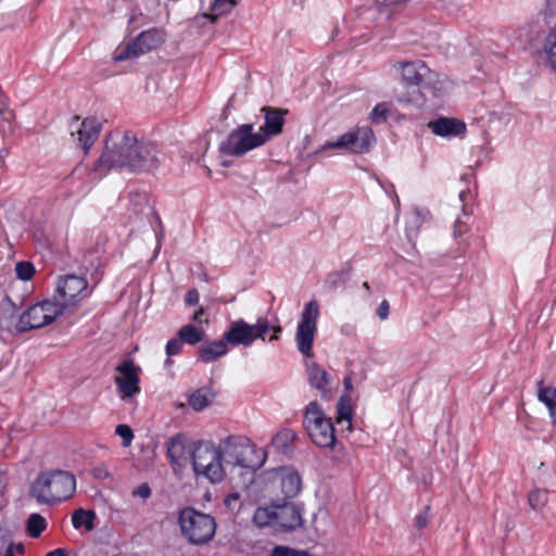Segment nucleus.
<instances>
[{
	"instance_id": "1",
	"label": "nucleus",
	"mask_w": 556,
	"mask_h": 556,
	"mask_svg": "<svg viewBox=\"0 0 556 556\" xmlns=\"http://www.w3.org/2000/svg\"><path fill=\"white\" fill-rule=\"evenodd\" d=\"M75 490V476L56 469L39 473L30 486V495L40 504H54L72 497Z\"/></svg>"
},
{
	"instance_id": "2",
	"label": "nucleus",
	"mask_w": 556,
	"mask_h": 556,
	"mask_svg": "<svg viewBox=\"0 0 556 556\" xmlns=\"http://www.w3.org/2000/svg\"><path fill=\"white\" fill-rule=\"evenodd\" d=\"M134 138L135 136L129 131H111L105 137L104 149L100 157L94 163L92 170L102 177L111 169H128Z\"/></svg>"
},
{
	"instance_id": "3",
	"label": "nucleus",
	"mask_w": 556,
	"mask_h": 556,
	"mask_svg": "<svg viewBox=\"0 0 556 556\" xmlns=\"http://www.w3.org/2000/svg\"><path fill=\"white\" fill-rule=\"evenodd\" d=\"M303 427L316 446L320 448L334 447L337 442L334 426L316 401L305 407Z\"/></svg>"
},
{
	"instance_id": "4",
	"label": "nucleus",
	"mask_w": 556,
	"mask_h": 556,
	"mask_svg": "<svg viewBox=\"0 0 556 556\" xmlns=\"http://www.w3.org/2000/svg\"><path fill=\"white\" fill-rule=\"evenodd\" d=\"M178 523L181 534L194 545L210 542L216 530L215 519L207 514L188 506L179 511Z\"/></svg>"
},
{
	"instance_id": "5",
	"label": "nucleus",
	"mask_w": 556,
	"mask_h": 556,
	"mask_svg": "<svg viewBox=\"0 0 556 556\" xmlns=\"http://www.w3.org/2000/svg\"><path fill=\"white\" fill-rule=\"evenodd\" d=\"M192 466L197 476H203L212 483L220 482L225 469L218 447L211 441L199 442L192 452Z\"/></svg>"
},
{
	"instance_id": "6",
	"label": "nucleus",
	"mask_w": 556,
	"mask_h": 556,
	"mask_svg": "<svg viewBox=\"0 0 556 556\" xmlns=\"http://www.w3.org/2000/svg\"><path fill=\"white\" fill-rule=\"evenodd\" d=\"M265 144V138L254 132L253 124H242L232 129L227 138L219 143V152L235 157H241L249 151Z\"/></svg>"
},
{
	"instance_id": "7",
	"label": "nucleus",
	"mask_w": 556,
	"mask_h": 556,
	"mask_svg": "<svg viewBox=\"0 0 556 556\" xmlns=\"http://www.w3.org/2000/svg\"><path fill=\"white\" fill-rule=\"evenodd\" d=\"M90 293L88 281L81 276L71 274L59 278L53 300L65 312L68 308L75 307L81 300L88 298Z\"/></svg>"
},
{
	"instance_id": "8",
	"label": "nucleus",
	"mask_w": 556,
	"mask_h": 556,
	"mask_svg": "<svg viewBox=\"0 0 556 556\" xmlns=\"http://www.w3.org/2000/svg\"><path fill=\"white\" fill-rule=\"evenodd\" d=\"M64 312L53 300H43L29 306L20 315V331L42 328L52 324Z\"/></svg>"
},
{
	"instance_id": "9",
	"label": "nucleus",
	"mask_w": 556,
	"mask_h": 556,
	"mask_svg": "<svg viewBox=\"0 0 556 556\" xmlns=\"http://www.w3.org/2000/svg\"><path fill=\"white\" fill-rule=\"evenodd\" d=\"M319 318V304L316 300H311L305 304L295 332L298 350L304 356L313 355V342L317 331V320Z\"/></svg>"
},
{
	"instance_id": "10",
	"label": "nucleus",
	"mask_w": 556,
	"mask_h": 556,
	"mask_svg": "<svg viewBox=\"0 0 556 556\" xmlns=\"http://www.w3.org/2000/svg\"><path fill=\"white\" fill-rule=\"evenodd\" d=\"M269 329L270 324L267 318L261 317L254 325H250L243 319H238L230 324L228 330L224 333V338L229 345L250 346L257 339L264 340Z\"/></svg>"
},
{
	"instance_id": "11",
	"label": "nucleus",
	"mask_w": 556,
	"mask_h": 556,
	"mask_svg": "<svg viewBox=\"0 0 556 556\" xmlns=\"http://www.w3.org/2000/svg\"><path fill=\"white\" fill-rule=\"evenodd\" d=\"M393 68L406 86L435 89L437 74L424 61H397L394 62Z\"/></svg>"
},
{
	"instance_id": "12",
	"label": "nucleus",
	"mask_w": 556,
	"mask_h": 556,
	"mask_svg": "<svg viewBox=\"0 0 556 556\" xmlns=\"http://www.w3.org/2000/svg\"><path fill=\"white\" fill-rule=\"evenodd\" d=\"M220 452L222 460L228 465L239 466L242 468H252L250 455L253 453V446L249 440L240 435H229L220 441L217 446Z\"/></svg>"
},
{
	"instance_id": "13",
	"label": "nucleus",
	"mask_w": 556,
	"mask_h": 556,
	"mask_svg": "<svg viewBox=\"0 0 556 556\" xmlns=\"http://www.w3.org/2000/svg\"><path fill=\"white\" fill-rule=\"evenodd\" d=\"M160 151L150 141H139L136 137L132 142V152L128 170L134 173L152 172L160 166Z\"/></svg>"
},
{
	"instance_id": "14",
	"label": "nucleus",
	"mask_w": 556,
	"mask_h": 556,
	"mask_svg": "<svg viewBox=\"0 0 556 556\" xmlns=\"http://www.w3.org/2000/svg\"><path fill=\"white\" fill-rule=\"evenodd\" d=\"M118 375L114 378L117 391L122 400L130 399L140 393L141 368L131 358L124 359L115 367Z\"/></svg>"
},
{
	"instance_id": "15",
	"label": "nucleus",
	"mask_w": 556,
	"mask_h": 556,
	"mask_svg": "<svg viewBox=\"0 0 556 556\" xmlns=\"http://www.w3.org/2000/svg\"><path fill=\"white\" fill-rule=\"evenodd\" d=\"M375 141L374 131L368 127L357 128L340 136L334 141H327L324 149H349L354 153L363 154L370 150Z\"/></svg>"
},
{
	"instance_id": "16",
	"label": "nucleus",
	"mask_w": 556,
	"mask_h": 556,
	"mask_svg": "<svg viewBox=\"0 0 556 556\" xmlns=\"http://www.w3.org/2000/svg\"><path fill=\"white\" fill-rule=\"evenodd\" d=\"M71 128V135L77 136L76 146L87 154L99 138L102 125L96 117H86L79 123V116H74Z\"/></svg>"
},
{
	"instance_id": "17",
	"label": "nucleus",
	"mask_w": 556,
	"mask_h": 556,
	"mask_svg": "<svg viewBox=\"0 0 556 556\" xmlns=\"http://www.w3.org/2000/svg\"><path fill=\"white\" fill-rule=\"evenodd\" d=\"M274 528L290 532L303 525V517L300 508L291 502L273 505Z\"/></svg>"
},
{
	"instance_id": "18",
	"label": "nucleus",
	"mask_w": 556,
	"mask_h": 556,
	"mask_svg": "<svg viewBox=\"0 0 556 556\" xmlns=\"http://www.w3.org/2000/svg\"><path fill=\"white\" fill-rule=\"evenodd\" d=\"M262 112L264 113V125L260 127L258 134L265 138V143L282 132L285 125L286 110L276 109L271 106H263Z\"/></svg>"
},
{
	"instance_id": "19",
	"label": "nucleus",
	"mask_w": 556,
	"mask_h": 556,
	"mask_svg": "<svg viewBox=\"0 0 556 556\" xmlns=\"http://www.w3.org/2000/svg\"><path fill=\"white\" fill-rule=\"evenodd\" d=\"M273 479L280 483L281 492L287 498L294 497L301 490V477L291 467H278L271 470Z\"/></svg>"
},
{
	"instance_id": "20",
	"label": "nucleus",
	"mask_w": 556,
	"mask_h": 556,
	"mask_svg": "<svg viewBox=\"0 0 556 556\" xmlns=\"http://www.w3.org/2000/svg\"><path fill=\"white\" fill-rule=\"evenodd\" d=\"M428 127L440 137H457L466 132V124L453 117H439L430 122Z\"/></svg>"
},
{
	"instance_id": "21",
	"label": "nucleus",
	"mask_w": 556,
	"mask_h": 556,
	"mask_svg": "<svg viewBox=\"0 0 556 556\" xmlns=\"http://www.w3.org/2000/svg\"><path fill=\"white\" fill-rule=\"evenodd\" d=\"M228 345L224 337L219 340L203 341L197 351V357L204 364L215 362L228 353Z\"/></svg>"
},
{
	"instance_id": "22",
	"label": "nucleus",
	"mask_w": 556,
	"mask_h": 556,
	"mask_svg": "<svg viewBox=\"0 0 556 556\" xmlns=\"http://www.w3.org/2000/svg\"><path fill=\"white\" fill-rule=\"evenodd\" d=\"M18 325L20 315L16 305L11 299H3L0 302V328L10 333H22Z\"/></svg>"
},
{
	"instance_id": "23",
	"label": "nucleus",
	"mask_w": 556,
	"mask_h": 556,
	"mask_svg": "<svg viewBox=\"0 0 556 556\" xmlns=\"http://www.w3.org/2000/svg\"><path fill=\"white\" fill-rule=\"evenodd\" d=\"M306 371L311 387L318 390L323 399L328 400L330 397V375L315 362L306 365Z\"/></svg>"
},
{
	"instance_id": "24",
	"label": "nucleus",
	"mask_w": 556,
	"mask_h": 556,
	"mask_svg": "<svg viewBox=\"0 0 556 556\" xmlns=\"http://www.w3.org/2000/svg\"><path fill=\"white\" fill-rule=\"evenodd\" d=\"M164 34L162 30L152 28L139 34L132 39V46H135L138 52L144 54L153 49H156L164 42Z\"/></svg>"
},
{
	"instance_id": "25",
	"label": "nucleus",
	"mask_w": 556,
	"mask_h": 556,
	"mask_svg": "<svg viewBox=\"0 0 556 556\" xmlns=\"http://www.w3.org/2000/svg\"><path fill=\"white\" fill-rule=\"evenodd\" d=\"M296 437L298 435L294 430L285 428L274 435L271 439V446L278 453L290 455L293 452V444Z\"/></svg>"
},
{
	"instance_id": "26",
	"label": "nucleus",
	"mask_w": 556,
	"mask_h": 556,
	"mask_svg": "<svg viewBox=\"0 0 556 556\" xmlns=\"http://www.w3.org/2000/svg\"><path fill=\"white\" fill-rule=\"evenodd\" d=\"M538 399L549 412L553 425H556V388L544 387L543 380L538 382Z\"/></svg>"
},
{
	"instance_id": "27",
	"label": "nucleus",
	"mask_w": 556,
	"mask_h": 556,
	"mask_svg": "<svg viewBox=\"0 0 556 556\" xmlns=\"http://www.w3.org/2000/svg\"><path fill=\"white\" fill-rule=\"evenodd\" d=\"M215 397V393L212 389L203 387L195 390L188 400L189 405L197 412H201L206 408Z\"/></svg>"
},
{
	"instance_id": "28",
	"label": "nucleus",
	"mask_w": 556,
	"mask_h": 556,
	"mask_svg": "<svg viewBox=\"0 0 556 556\" xmlns=\"http://www.w3.org/2000/svg\"><path fill=\"white\" fill-rule=\"evenodd\" d=\"M96 517L93 510L78 508L72 515V525L76 530L84 527L87 531H92L94 529Z\"/></svg>"
},
{
	"instance_id": "29",
	"label": "nucleus",
	"mask_w": 556,
	"mask_h": 556,
	"mask_svg": "<svg viewBox=\"0 0 556 556\" xmlns=\"http://www.w3.org/2000/svg\"><path fill=\"white\" fill-rule=\"evenodd\" d=\"M177 334L182 340L184 343L195 345L200 342H203L205 332L201 327L188 324L182 326L178 330Z\"/></svg>"
},
{
	"instance_id": "30",
	"label": "nucleus",
	"mask_w": 556,
	"mask_h": 556,
	"mask_svg": "<svg viewBox=\"0 0 556 556\" xmlns=\"http://www.w3.org/2000/svg\"><path fill=\"white\" fill-rule=\"evenodd\" d=\"M352 416L353 408L351 406V399L349 396L342 395L337 403V422L342 424L346 422V429H352Z\"/></svg>"
},
{
	"instance_id": "31",
	"label": "nucleus",
	"mask_w": 556,
	"mask_h": 556,
	"mask_svg": "<svg viewBox=\"0 0 556 556\" xmlns=\"http://www.w3.org/2000/svg\"><path fill=\"white\" fill-rule=\"evenodd\" d=\"M167 457L169 458L173 465H179L180 459L185 456V444L181 440V437L175 435L172 437L167 443Z\"/></svg>"
},
{
	"instance_id": "32",
	"label": "nucleus",
	"mask_w": 556,
	"mask_h": 556,
	"mask_svg": "<svg viewBox=\"0 0 556 556\" xmlns=\"http://www.w3.org/2000/svg\"><path fill=\"white\" fill-rule=\"evenodd\" d=\"M543 49L549 66L556 70V22L549 28Z\"/></svg>"
},
{
	"instance_id": "33",
	"label": "nucleus",
	"mask_w": 556,
	"mask_h": 556,
	"mask_svg": "<svg viewBox=\"0 0 556 556\" xmlns=\"http://www.w3.org/2000/svg\"><path fill=\"white\" fill-rule=\"evenodd\" d=\"M47 528V521L40 514H31L27 519L26 530L31 538H39Z\"/></svg>"
},
{
	"instance_id": "34",
	"label": "nucleus",
	"mask_w": 556,
	"mask_h": 556,
	"mask_svg": "<svg viewBox=\"0 0 556 556\" xmlns=\"http://www.w3.org/2000/svg\"><path fill=\"white\" fill-rule=\"evenodd\" d=\"M237 5V0H214L210 7V17L216 21L218 16L229 13Z\"/></svg>"
},
{
	"instance_id": "35",
	"label": "nucleus",
	"mask_w": 556,
	"mask_h": 556,
	"mask_svg": "<svg viewBox=\"0 0 556 556\" xmlns=\"http://www.w3.org/2000/svg\"><path fill=\"white\" fill-rule=\"evenodd\" d=\"M548 501V492L542 489H534L528 495V503L533 510H541Z\"/></svg>"
},
{
	"instance_id": "36",
	"label": "nucleus",
	"mask_w": 556,
	"mask_h": 556,
	"mask_svg": "<svg viewBox=\"0 0 556 556\" xmlns=\"http://www.w3.org/2000/svg\"><path fill=\"white\" fill-rule=\"evenodd\" d=\"M14 547L11 531L0 528V556H14Z\"/></svg>"
},
{
	"instance_id": "37",
	"label": "nucleus",
	"mask_w": 556,
	"mask_h": 556,
	"mask_svg": "<svg viewBox=\"0 0 556 556\" xmlns=\"http://www.w3.org/2000/svg\"><path fill=\"white\" fill-rule=\"evenodd\" d=\"M253 521L258 527H274L273 506L257 508L253 516Z\"/></svg>"
},
{
	"instance_id": "38",
	"label": "nucleus",
	"mask_w": 556,
	"mask_h": 556,
	"mask_svg": "<svg viewBox=\"0 0 556 556\" xmlns=\"http://www.w3.org/2000/svg\"><path fill=\"white\" fill-rule=\"evenodd\" d=\"M36 273L35 266L31 262L21 261L15 265L16 277L23 281L30 280Z\"/></svg>"
},
{
	"instance_id": "39",
	"label": "nucleus",
	"mask_w": 556,
	"mask_h": 556,
	"mask_svg": "<svg viewBox=\"0 0 556 556\" xmlns=\"http://www.w3.org/2000/svg\"><path fill=\"white\" fill-rule=\"evenodd\" d=\"M556 17V2L553 0H546L545 7L543 10H541L538 14V21H543L544 24L551 25Z\"/></svg>"
},
{
	"instance_id": "40",
	"label": "nucleus",
	"mask_w": 556,
	"mask_h": 556,
	"mask_svg": "<svg viewBox=\"0 0 556 556\" xmlns=\"http://www.w3.org/2000/svg\"><path fill=\"white\" fill-rule=\"evenodd\" d=\"M140 55L137 48L132 46V40L129 41L125 47L117 49L114 52L113 59L115 62H123L125 60L136 58Z\"/></svg>"
},
{
	"instance_id": "41",
	"label": "nucleus",
	"mask_w": 556,
	"mask_h": 556,
	"mask_svg": "<svg viewBox=\"0 0 556 556\" xmlns=\"http://www.w3.org/2000/svg\"><path fill=\"white\" fill-rule=\"evenodd\" d=\"M270 556H311L307 551H299L286 545H277L271 549Z\"/></svg>"
},
{
	"instance_id": "42",
	"label": "nucleus",
	"mask_w": 556,
	"mask_h": 556,
	"mask_svg": "<svg viewBox=\"0 0 556 556\" xmlns=\"http://www.w3.org/2000/svg\"><path fill=\"white\" fill-rule=\"evenodd\" d=\"M115 434H117L122 439V445L124 447L130 446L134 440L132 429L125 424H119L115 428Z\"/></svg>"
},
{
	"instance_id": "43",
	"label": "nucleus",
	"mask_w": 556,
	"mask_h": 556,
	"mask_svg": "<svg viewBox=\"0 0 556 556\" xmlns=\"http://www.w3.org/2000/svg\"><path fill=\"white\" fill-rule=\"evenodd\" d=\"M388 113V105L384 102L378 103L370 112V119L375 124H381L386 122Z\"/></svg>"
},
{
	"instance_id": "44",
	"label": "nucleus",
	"mask_w": 556,
	"mask_h": 556,
	"mask_svg": "<svg viewBox=\"0 0 556 556\" xmlns=\"http://www.w3.org/2000/svg\"><path fill=\"white\" fill-rule=\"evenodd\" d=\"M182 346L184 342L179 337L168 340L165 348L167 356L170 357L180 354L182 351ZM166 364H172V361L167 358Z\"/></svg>"
},
{
	"instance_id": "45",
	"label": "nucleus",
	"mask_w": 556,
	"mask_h": 556,
	"mask_svg": "<svg viewBox=\"0 0 556 556\" xmlns=\"http://www.w3.org/2000/svg\"><path fill=\"white\" fill-rule=\"evenodd\" d=\"M151 495V489L148 483H141L138 488L132 491L134 497H140L147 500Z\"/></svg>"
},
{
	"instance_id": "46",
	"label": "nucleus",
	"mask_w": 556,
	"mask_h": 556,
	"mask_svg": "<svg viewBox=\"0 0 556 556\" xmlns=\"http://www.w3.org/2000/svg\"><path fill=\"white\" fill-rule=\"evenodd\" d=\"M428 511H429V506H427L422 513H420L419 515L416 516L415 525L418 529H422L428 526V522H429Z\"/></svg>"
},
{
	"instance_id": "47",
	"label": "nucleus",
	"mask_w": 556,
	"mask_h": 556,
	"mask_svg": "<svg viewBox=\"0 0 556 556\" xmlns=\"http://www.w3.org/2000/svg\"><path fill=\"white\" fill-rule=\"evenodd\" d=\"M377 316L381 319V320H384L388 318L389 316V313H390V305H389V302L387 300H383L378 308H377Z\"/></svg>"
},
{
	"instance_id": "48",
	"label": "nucleus",
	"mask_w": 556,
	"mask_h": 556,
	"mask_svg": "<svg viewBox=\"0 0 556 556\" xmlns=\"http://www.w3.org/2000/svg\"><path fill=\"white\" fill-rule=\"evenodd\" d=\"M92 476L94 479H98V480H105L111 477L108 468L104 466H98V467L93 468Z\"/></svg>"
},
{
	"instance_id": "49",
	"label": "nucleus",
	"mask_w": 556,
	"mask_h": 556,
	"mask_svg": "<svg viewBox=\"0 0 556 556\" xmlns=\"http://www.w3.org/2000/svg\"><path fill=\"white\" fill-rule=\"evenodd\" d=\"M199 292L195 289H192L187 292L185 301L189 305H195L199 302Z\"/></svg>"
},
{
	"instance_id": "50",
	"label": "nucleus",
	"mask_w": 556,
	"mask_h": 556,
	"mask_svg": "<svg viewBox=\"0 0 556 556\" xmlns=\"http://www.w3.org/2000/svg\"><path fill=\"white\" fill-rule=\"evenodd\" d=\"M467 231V227L465 223L460 218H457L454 226V235L455 237L462 236L464 232Z\"/></svg>"
},
{
	"instance_id": "51",
	"label": "nucleus",
	"mask_w": 556,
	"mask_h": 556,
	"mask_svg": "<svg viewBox=\"0 0 556 556\" xmlns=\"http://www.w3.org/2000/svg\"><path fill=\"white\" fill-rule=\"evenodd\" d=\"M269 330H273V334L271 337L269 338V341H276L279 339V336L282 331L281 327L280 326H276V327H271L270 326V329Z\"/></svg>"
},
{
	"instance_id": "52",
	"label": "nucleus",
	"mask_w": 556,
	"mask_h": 556,
	"mask_svg": "<svg viewBox=\"0 0 556 556\" xmlns=\"http://www.w3.org/2000/svg\"><path fill=\"white\" fill-rule=\"evenodd\" d=\"M46 556H67V551L65 548H56L49 552Z\"/></svg>"
},
{
	"instance_id": "53",
	"label": "nucleus",
	"mask_w": 556,
	"mask_h": 556,
	"mask_svg": "<svg viewBox=\"0 0 556 556\" xmlns=\"http://www.w3.org/2000/svg\"><path fill=\"white\" fill-rule=\"evenodd\" d=\"M237 500H239V495L237 493H231V494L226 496L225 504L226 505H230L231 501H237Z\"/></svg>"
},
{
	"instance_id": "54",
	"label": "nucleus",
	"mask_w": 556,
	"mask_h": 556,
	"mask_svg": "<svg viewBox=\"0 0 556 556\" xmlns=\"http://www.w3.org/2000/svg\"><path fill=\"white\" fill-rule=\"evenodd\" d=\"M8 155V150L2 149L0 150V168L4 165V157Z\"/></svg>"
},
{
	"instance_id": "55",
	"label": "nucleus",
	"mask_w": 556,
	"mask_h": 556,
	"mask_svg": "<svg viewBox=\"0 0 556 556\" xmlns=\"http://www.w3.org/2000/svg\"><path fill=\"white\" fill-rule=\"evenodd\" d=\"M25 551V547L22 543H17L15 544V547H14V553L17 552L20 554H23Z\"/></svg>"
},
{
	"instance_id": "56",
	"label": "nucleus",
	"mask_w": 556,
	"mask_h": 556,
	"mask_svg": "<svg viewBox=\"0 0 556 556\" xmlns=\"http://www.w3.org/2000/svg\"><path fill=\"white\" fill-rule=\"evenodd\" d=\"M343 383H344V387H345L346 390H351L352 389V380H351L350 377H346L344 379Z\"/></svg>"
},
{
	"instance_id": "57",
	"label": "nucleus",
	"mask_w": 556,
	"mask_h": 556,
	"mask_svg": "<svg viewBox=\"0 0 556 556\" xmlns=\"http://www.w3.org/2000/svg\"><path fill=\"white\" fill-rule=\"evenodd\" d=\"M467 193L465 191H460L459 192V198L460 200L463 201L464 200V197L466 195Z\"/></svg>"
},
{
	"instance_id": "58",
	"label": "nucleus",
	"mask_w": 556,
	"mask_h": 556,
	"mask_svg": "<svg viewBox=\"0 0 556 556\" xmlns=\"http://www.w3.org/2000/svg\"><path fill=\"white\" fill-rule=\"evenodd\" d=\"M363 288L366 289V290H369L370 289L369 283L368 282H364L363 283Z\"/></svg>"
}]
</instances>
